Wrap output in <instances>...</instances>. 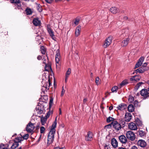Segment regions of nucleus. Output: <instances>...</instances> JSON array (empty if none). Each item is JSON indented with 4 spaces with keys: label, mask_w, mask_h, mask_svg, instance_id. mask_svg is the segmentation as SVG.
<instances>
[{
    "label": "nucleus",
    "mask_w": 149,
    "mask_h": 149,
    "mask_svg": "<svg viewBox=\"0 0 149 149\" xmlns=\"http://www.w3.org/2000/svg\"><path fill=\"white\" fill-rule=\"evenodd\" d=\"M137 144L138 146L143 148L145 147L147 145L145 141L143 140H139Z\"/></svg>",
    "instance_id": "obj_11"
},
{
    "label": "nucleus",
    "mask_w": 149,
    "mask_h": 149,
    "mask_svg": "<svg viewBox=\"0 0 149 149\" xmlns=\"http://www.w3.org/2000/svg\"><path fill=\"white\" fill-rule=\"evenodd\" d=\"M130 39L129 38H125L122 42L121 45L123 47H125L127 45Z\"/></svg>",
    "instance_id": "obj_19"
},
{
    "label": "nucleus",
    "mask_w": 149,
    "mask_h": 149,
    "mask_svg": "<svg viewBox=\"0 0 149 149\" xmlns=\"http://www.w3.org/2000/svg\"><path fill=\"white\" fill-rule=\"evenodd\" d=\"M47 30L49 35L52 37L53 39H54L53 38L54 36V32L51 29L50 26L49 25H47Z\"/></svg>",
    "instance_id": "obj_9"
},
{
    "label": "nucleus",
    "mask_w": 149,
    "mask_h": 149,
    "mask_svg": "<svg viewBox=\"0 0 149 149\" xmlns=\"http://www.w3.org/2000/svg\"><path fill=\"white\" fill-rule=\"evenodd\" d=\"M79 19H75V21L74 22V24H75V25H77L78 24H79Z\"/></svg>",
    "instance_id": "obj_46"
},
{
    "label": "nucleus",
    "mask_w": 149,
    "mask_h": 149,
    "mask_svg": "<svg viewBox=\"0 0 149 149\" xmlns=\"http://www.w3.org/2000/svg\"><path fill=\"white\" fill-rule=\"evenodd\" d=\"M111 125L113 128L116 131L120 130L122 128V126L120 123H118L117 121L112 122Z\"/></svg>",
    "instance_id": "obj_2"
},
{
    "label": "nucleus",
    "mask_w": 149,
    "mask_h": 149,
    "mask_svg": "<svg viewBox=\"0 0 149 149\" xmlns=\"http://www.w3.org/2000/svg\"><path fill=\"white\" fill-rule=\"evenodd\" d=\"M29 137V134H25L22 136L23 139H27Z\"/></svg>",
    "instance_id": "obj_43"
},
{
    "label": "nucleus",
    "mask_w": 149,
    "mask_h": 149,
    "mask_svg": "<svg viewBox=\"0 0 149 149\" xmlns=\"http://www.w3.org/2000/svg\"><path fill=\"white\" fill-rule=\"evenodd\" d=\"M140 94L142 96L145 98L149 97V93L146 89H142L141 91Z\"/></svg>",
    "instance_id": "obj_6"
},
{
    "label": "nucleus",
    "mask_w": 149,
    "mask_h": 149,
    "mask_svg": "<svg viewBox=\"0 0 149 149\" xmlns=\"http://www.w3.org/2000/svg\"><path fill=\"white\" fill-rule=\"evenodd\" d=\"M139 102L137 100H135L134 102V104L135 107H137L138 105Z\"/></svg>",
    "instance_id": "obj_49"
},
{
    "label": "nucleus",
    "mask_w": 149,
    "mask_h": 149,
    "mask_svg": "<svg viewBox=\"0 0 149 149\" xmlns=\"http://www.w3.org/2000/svg\"><path fill=\"white\" fill-rule=\"evenodd\" d=\"M25 11L27 15H30L32 13V11L30 8H26Z\"/></svg>",
    "instance_id": "obj_30"
},
{
    "label": "nucleus",
    "mask_w": 149,
    "mask_h": 149,
    "mask_svg": "<svg viewBox=\"0 0 149 149\" xmlns=\"http://www.w3.org/2000/svg\"><path fill=\"white\" fill-rule=\"evenodd\" d=\"M43 98L45 99V100H46L47 99V96H44L43 97H41L42 99Z\"/></svg>",
    "instance_id": "obj_56"
},
{
    "label": "nucleus",
    "mask_w": 149,
    "mask_h": 149,
    "mask_svg": "<svg viewBox=\"0 0 149 149\" xmlns=\"http://www.w3.org/2000/svg\"><path fill=\"white\" fill-rule=\"evenodd\" d=\"M42 58V57L41 56L39 55L38 56L37 58L38 60H40Z\"/></svg>",
    "instance_id": "obj_58"
},
{
    "label": "nucleus",
    "mask_w": 149,
    "mask_h": 149,
    "mask_svg": "<svg viewBox=\"0 0 149 149\" xmlns=\"http://www.w3.org/2000/svg\"><path fill=\"white\" fill-rule=\"evenodd\" d=\"M45 130V129L44 127H41L40 128V132L41 133H43Z\"/></svg>",
    "instance_id": "obj_42"
},
{
    "label": "nucleus",
    "mask_w": 149,
    "mask_h": 149,
    "mask_svg": "<svg viewBox=\"0 0 149 149\" xmlns=\"http://www.w3.org/2000/svg\"><path fill=\"white\" fill-rule=\"evenodd\" d=\"M142 63L138 61V62L136 64L135 68H138L142 65Z\"/></svg>",
    "instance_id": "obj_41"
},
{
    "label": "nucleus",
    "mask_w": 149,
    "mask_h": 149,
    "mask_svg": "<svg viewBox=\"0 0 149 149\" xmlns=\"http://www.w3.org/2000/svg\"><path fill=\"white\" fill-rule=\"evenodd\" d=\"M51 83L50 82L49 79H48V81L44 86V87L46 89H49V86H50Z\"/></svg>",
    "instance_id": "obj_21"
},
{
    "label": "nucleus",
    "mask_w": 149,
    "mask_h": 149,
    "mask_svg": "<svg viewBox=\"0 0 149 149\" xmlns=\"http://www.w3.org/2000/svg\"><path fill=\"white\" fill-rule=\"evenodd\" d=\"M65 90L64 89L63 86L62 87V91H61V96H62L65 93Z\"/></svg>",
    "instance_id": "obj_45"
},
{
    "label": "nucleus",
    "mask_w": 149,
    "mask_h": 149,
    "mask_svg": "<svg viewBox=\"0 0 149 149\" xmlns=\"http://www.w3.org/2000/svg\"><path fill=\"white\" fill-rule=\"evenodd\" d=\"M118 89V87L117 86H115L112 88L111 91L112 92H116Z\"/></svg>",
    "instance_id": "obj_36"
},
{
    "label": "nucleus",
    "mask_w": 149,
    "mask_h": 149,
    "mask_svg": "<svg viewBox=\"0 0 149 149\" xmlns=\"http://www.w3.org/2000/svg\"><path fill=\"white\" fill-rule=\"evenodd\" d=\"M118 149H126L125 148H123V147H120Z\"/></svg>",
    "instance_id": "obj_64"
},
{
    "label": "nucleus",
    "mask_w": 149,
    "mask_h": 149,
    "mask_svg": "<svg viewBox=\"0 0 149 149\" xmlns=\"http://www.w3.org/2000/svg\"><path fill=\"white\" fill-rule=\"evenodd\" d=\"M130 149H138L137 147L135 146H132Z\"/></svg>",
    "instance_id": "obj_57"
},
{
    "label": "nucleus",
    "mask_w": 149,
    "mask_h": 149,
    "mask_svg": "<svg viewBox=\"0 0 149 149\" xmlns=\"http://www.w3.org/2000/svg\"><path fill=\"white\" fill-rule=\"evenodd\" d=\"M47 118L42 117L41 118V122L42 125H44L46 123Z\"/></svg>",
    "instance_id": "obj_25"
},
{
    "label": "nucleus",
    "mask_w": 149,
    "mask_h": 149,
    "mask_svg": "<svg viewBox=\"0 0 149 149\" xmlns=\"http://www.w3.org/2000/svg\"><path fill=\"white\" fill-rule=\"evenodd\" d=\"M126 136L127 138L131 141H133L135 138V135L134 132L131 131H129L126 132Z\"/></svg>",
    "instance_id": "obj_4"
},
{
    "label": "nucleus",
    "mask_w": 149,
    "mask_h": 149,
    "mask_svg": "<svg viewBox=\"0 0 149 149\" xmlns=\"http://www.w3.org/2000/svg\"><path fill=\"white\" fill-rule=\"evenodd\" d=\"M22 138L20 137H17L14 140V143H18L19 142H20L22 140Z\"/></svg>",
    "instance_id": "obj_28"
},
{
    "label": "nucleus",
    "mask_w": 149,
    "mask_h": 149,
    "mask_svg": "<svg viewBox=\"0 0 149 149\" xmlns=\"http://www.w3.org/2000/svg\"><path fill=\"white\" fill-rule=\"evenodd\" d=\"M35 128L34 124L30 122L27 125L26 127V131L29 133H31Z\"/></svg>",
    "instance_id": "obj_5"
},
{
    "label": "nucleus",
    "mask_w": 149,
    "mask_h": 149,
    "mask_svg": "<svg viewBox=\"0 0 149 149\" xmlns=\"http://www.w3.org/2000/svg\"><path fill=\"white\" fill-rule=\"evenodd\" d=\"M110 11L113 13L116 14L118 12V9L115 7H112L110 8Z\"/></svg>",
    "instance_id": "obj_22"
},
{
    "label": "nucleus",
    "mask_w": 149,
    "mask_h": 149,
    "mask_svg": "<svg viewBox=\"0 0 149 149\" xmlns=\"http://www.w3.org/2000/svg\"><path fill=\"white\" fill-rule=\"evenodd\" d=\"M33 25L36 26L40 25L41 23L40 21L38 18L34 19L33 21Z\"/></svg>",
    "instance_id": "obj_18"
},
{
    "label": "nucleus",
    "mask_w": 149,
    "mask_h": 149,
    "mask_svg": "<svg viewBox=\"0 0 149 149\" xmlns=\"http://www.w3.org/2000/svg\"><path fill=\"white\" fill-rule=\"evenodd\" d=\"M136 72H139V73H143L145 72V70H143L141 67L138 69L136 70L135 71Z\"/></svg>",
    "instance_id": "obj_26"
},
{
    "label": "nucleus",
    "mask_w": 149,
    "mask_h": 149,
    "mask_svg": "<svg viewBox=\"0 0 149 149\" xmlns=\"http://www.w3.org/2000/svg\"><path fill=\"white\" fill-rule=\"evenodd\" d=\"M112 39L113 37L111 36H109L107 38L103 45V47L104 48H106L108 47L111 43Z\"/></svg>",
    "instance_id": "obj_3"
},
{
    "label": "nucleus",
    "mask_w": 149,
    "mask_h": 149,
    "mask_svg": "<svg viewBox=\"0 0 149 149\" xmlns=\"http://www.w3.org/2000/svg\"><path fill=\"white\" fill-rule=\"evenodd\" d=\"M127 107V105L124 103H122L118 105L117 108L118 110L123 111L126 109Z\"/></svg>",
    "instance_id": "obj_13"
},
{
    "label": "nucleus",
    "mask_w": 149,
    "mask_h": 149,
    "mask_svg": "<svg viewBox=\"0 0 149 149\" xmlns=\"http://www.w3.org/2000/svg\"><path fill=\"white\" fill-rule=\"evenodd\" d=\"M111 92H107L105 93V95H106L105 96V97L106 98L107 96L111 94Z\"/></svg>",
    "instance_id": "obj_50"
},
{
    "label": "nucleus",
    "mask_w": 149,
    "mask_h": 149,
    "mask_svg": "<svg viewBox=\"0 0 149 149\" xmlns=\"http://www.w3.org/2000/svg\"><path fill=\"white\" fill-rule=\"evenodd\" d=\"M128 109L129 112H132L134 110V108L132 104H130L128 106Z\"/></svg>",
    "instance_id": "obj_24"
},
{
    "label": "nucleus",
    "mask_w": 149,
    "mask_h": 149,
    "mask_svg": "<svg viewBox=\"0 0 149 149\" xmlns=\"http://www.w3.org/2000/svg\"><path fill=\"white\" fill-rule=\"evenodd\" d=\"M99 78L98 77H97L96 78L95 83L97 85H98L99 84Z\"/></svg>",
    "instance_id": "obj_48"
},
{
    "label": "nucleus",
    "mask_w": 149,
    "mask_h": 149,
    "mask_svg": "<svg viewBox=\"0 0 149 149\" xmlns=\"http://www.w3.org/2000/svg\"><path fill=\"white\" fill-rule=\"evenodd\" d=\"M93 133L91 131H88V132L87 134L85 137V140L86 141H91L93 138Z\"/></svg>",
    "instance_id": "obj_12"
},
{
    "label": "nucleus",
    "mask_w": 149,
    "mask_h": 149,
    "mask_svg": "<svg viewBox=\"0 0 149 149\" xmlns=\"http://www.w3.org/2000/svg\"><path fill=\"white\" fill-rule=\"evenodd\" d=\"M128 127L130 130H135L137 129L136 125L135 123H129Z\"/></svg>",
    "instance_id": "obj_15"
},
{
    "label": "nucleus",
    "mask_w": 149,
    "mask_h": 149,
    "mask_svg": "<svg viewBox=\"0 0 149 149\" xmlns=\"http://www.w3.org/2000/svg\"><path fill=\"white\" fill-rule=\"evenodd\" d=\"M81 30V26L80 25L78 26L76 28L75 31V36L76 37L79 36Z\"/></svg>",
    "instance_id": "obj_14"
},
{
    "label": "nucleus",
    "mask_w": 149,
    "mask_h": 149,
    "mask_svg": "<svg viewBox=\"0 0 149 149\" xmlns=\"http://www.w3.org/2000/svg\"><path fill=\"white\" fill-rule=\"evenodd\" d=\"M143 84V83L142 82H140L136 84L135 87L137 89H138L139 88L140 86Z\"/></svg>",
    "instance_id": "obj_40"
},
{
    "label": "nucleus",
    "mask_w": 149,
    "mask_h": 149,
    "mask_svg": "<svg viewBox=\"0 0 149 149\" xmlns=\"http://www.w3.org/2000/svg\"><path fill=\"white\" fill-rule=\"evenodd\" d=\"M147 63H145L143 64V65L142 66H144V67H147Z\"/></svg>",
    "instance_id": "obj_59"
},
{
    "label": "nucleus",
    "mask_w": 149,
    "mask_h": 149,
    "mask_svg": "<svg viewBox=\"0 0 149 149\" xmlns=\"http://www.w3.org/2000/svg\"><path fill=\"white\" fill-rule=\"evenodd\" d=\"M87 99H85V98L83 100V102L84 103H85L86 102V101H87Z\"/></svg>",
    "instance_id": "obj_62"
},
{
    "label": "nucleus",
    "mask_w": 149,
    "mask_h": 149,
    "mask_svg": "<svg viewBox=\"0 0 149 149\" xmlns=\"http://www.w3.org/2000/svg\"><path fill=\"white\" fill-rule=\"evenodd\" d=\"M118 138L120 142L123 144H125L127 141L126 138L124 135H120Z\"/></svg>",
    "instance_id": "obj_10"
},
{
    "label": "nucleus",
    "mask_w": 149,
    "mask_h": 149,
    "mask_svg": "<svg viewBox=\"0 0 149 149\" xmlns=\"http://www.w3.org/2000/svg\"><path fill=\"white\" fill-rule=\"evenodd\" d=\"M104 149H110V147L108 145H105L104 146Z\"/></svg>",
    "instance_id": "obj_55"
},
{
    "label": "nucleus",
    "mask_w": 149,
    "mask_h": 149,
    "mask_svg": "<svg viewBox=\"0 0 149 149\" xmlns=\"http://www.w3.org/2000/svg\"><path fill=\"white\" fill-rule=\"evenodd\" d=\"M57 117L51 127L50 130L49 132L48 135L47 142V145L48 146L52 144L54 141V135L55 133L56 130L55 128L56 127L57 125Z\"/></svg>",
    "instance_id": "obj_1"
},
{
    "label": "nucleus",
    "mask_w": 149,
    "mask_h": 149,
    "mask_svg": "<svg viewBox=\"0 0 149 149\" xmlns=\"http://www.w3.org/2000/svg\"><path fill=\"white\" fill-rule=\"evenodd\" d=\"M9 145H7V146H5L3 144L0 145V149H9L8 148Z\"/></svg>",
    "instance_id": "obj_33"
},
{
    "label": "nucleus",
    "mask_w": 149,
    "mask_h": 149,
    "mask_svg": "<svg viewBox=\"0 0 149 149\" xmlns=\"http://www.w3.org/2000/svg\"><path fill=\"white\" fill-rule=\"evenodd\" d=\"M54 149H65V148L64 147L60 148L59 147H55Z\"/></svg>",
    "instance_id": "obj_54"
},
{
    "label": "nucleus",
    "mask_w": 149,
    "mask_h": 149,
    "mask_svg": "<svg viewBox=\"0 0 149 149\" xmlns=\"http://www.w3.org/2000/svg\"><path fill=\"white\" fill-rule=\"evenodd\" d=\"M111 144L112 146L115 148L118 146V143L116 140L114 138H113L111 140Z\"/></svg>",
    "instance_id": "obj_17"
},
{
    "label": "nucleus",
    "mask_w": 149,
    "mask_h": 149,
    "mask_svg": "<svg viewBox=\"0 0 149 149\" xmlns=\"http://www.w3.org/2000/svg\"><path fill=\"white\" fill-rule=\"evenodd\" d=\"M113 108V107L112 106H110L109 108V109L110 110H111Z\"/></svg>",
    "instance_id": "obj_61"
},
{
    "label": "nucleus",
    "mask_w": 149,
    "mask_h": 149,
    "mask_svg": "<svg viewBox=\"0 0 149 149\" xmlns=\"http://www.w3.org/2000/svg\"><path fill=\"white\" fill-rule=\"evenodd\" d=\"M45 69L46 71H49L52 70L51 68L50 65H49L45 64Z\"/></svg>",
    "instance_id": "obj_31"
},
{
    "label": "nucleus",
    "mask_w": 149,
    "mask_h": 149,
    "mask_svg": "<svg viewBox=\"0 0 149 149\" xmlns=\"http://www.w3.org/2000/svg\"><path fill=\"white\" fill-rule=\"evenodd\" d=\"M141 77L139 75H136L134 76L133 77L131 78L132 80H135L136 81H138L140 80Z\"/></svg>",
    "instance_id": "obj_23"
},
{
    "label": "nucleus",
    "mask_w": 149,
    "mask_h": 149,
    "mask_svg": "<svg viewBox=\"0 0 149 149\" xmlns=\"http://www.w3.org/2000/svg\"><path fill=\"white\" fill-rule=\"evenodd\" d=\"M141 67L143 70H145V71L148 70L149 69V68L148 67H144L141 66Z\"/></svg>",
    "instance_id": "obj_47"
},
{
    "label": "nucleus",
    "mask_w": 149,
    "mask_h": 149,
    "mask_svg": "<svg viewBox=\"0 0 149 149\" xmlns=\"http://www.w3.org/2000/svg\"><path fill=\"white\" fill-rule=\"evenodd\" d=\"M56 54L55 56V60L56 65L57 66L59 65V62L60 60V55L59 50L58 49L56 51Z\"/></svg>",
    "instance_id": "obj_7"
},
{
    "label": "nucleus",
    "mask_w": 149,
    "mask_h": 149,
    "mask_svg": "<svg viewBox=\"0 0 149 149\" xmlns=\"http://www.w3.org/2000/svg\"><path fill=\"white\" fill-rule=\"evenodd\" d=\"M40 49H41V53L42 54H45V52H46V50L45 49L44 47L43 46H42L40 47Z\"/></svg>",
    "instance_id": "obj_38"
},
{
    "label": "nucleus",
    "mask_w": 149,
    "mask_h": 149,
    "mask_svg": "<svg viewBox=\"0 0 149 149\" xmlns=\"http://www.w3.org/2000/svg\"><path fill=\"white\" fill-rule=\"evenodd\" d=\"M132 116L131 114L129 113H125V120L127 122H129L132 118Z\"/></svg>",
    "instance_id": "obj_16"
},
{
    "label": "nucleus",
    "mask_w": 149,
    "mask_h": 149,
    "mask_svg": "<svg viewBox=\"0 0 149 149\" xmlns=\"http://www.w3.org/2000/svg\"><path fill=\"white\" fill-rule=\"evenodd\" d=\"M128 83L127 81L126 80L123 81L120 84V85L121 86H123L125 85Z\"/></svg>",
    "instance_id": "obj_39"
},
{
    "label": "nucleus",
    "mask_w": 149,
    "mask_h": 149,
    "mask_svg": "<svg viewBox=\"0 0 149 149\" xmlns=\"http://www.w3.org/2000/svg\"><path fill=\"white\" fill-rule=\"evenodd\" d=\"M114 118L111 117L109 116L108 118H107V123H110L111 121H113L114 120Z\"/></svg>",
    "instance_id": "obj_34"
},
{
    "label": "nucleus",
    "mask_w": 149,
    "mask_h": 149,
    "mask_svg": "<svg viewBox=\"0 0 149 149\" xmlns=\"http://www.w3.org/2000/svg\"><path fill=\"white\" fill-rule=\"evenodd\" d=\"M71 69L70 68H68L65 73V82H67V80L69 76V75L71 73Z\"/></svg>",
    "instance_id": "obj_20"
},
{
    "label": "nucleus",
    "mask_w": 149,
    "mask_h": 149,
    "mask_svg": "<svg viewBox=\"0 0 149 149\" xmlns=\"http://www.w3.org/2000/svg\"><path fill=\"white\" fill-rule=\"evenodd\" d=\"M134 98L132 96L130 95L128 98V101L130 103H132L134 100Z\"/></svg>",
    "instance_id": "obj_35"
},
{
    "label": "nucleus",
    "mask_w": 149,
    "mask_h": 149,
    "mask_svg": "<svg viewBox=\"0 0 149 149\" xmlns=\"http://www.w3.org/2000/svg\"><path fill=\"white\" fill-rule=\"evenodd\" d=\"M53 99H51L50 100L49 103V107L51 106L52 104L53 103Z\"/></svg>",
    "instance_id": "obj_51"
},
{
    "label": "nucleus",
    "mask_w": 149,
    "mask_h": 149,
    "mask_svg": "<svg viewBox=\"0 0 149 149\" xmlns=\"http://www.w3.org/2000/svg\"><path fill=\"white\" fill-rule=\"evenodd\" d=\"M138 133V134L141 137H143L146 135L145 133L142 130H139Z\"/></svg>",
    "instance_id": "obj_27"
},
{
    "label": "nucleus",
    "mask_w": 149,
    "mask_h": 149,
    "mask_svg": "<svg viewBox=\"0 0 149 149\" xmlns=\"http://www.w3.org/2000/svg\"><path fill=\"white\" fill-rule=\"evenodd\" d=\"M120 123H121L122 125H124L125 124V122L124 121H122V122H121V121H120Z\"/></svg>",
    "instance_id": "obj_60"
},
{
    "label": "nucleus",
    "mask_w": 149,
    "mask_h": 149,
    "mask_svg": "<svg viewBox=\"0 0 149 149\" xmlns=\"http://www.w3.org/2000/svg\"><path fill=\"white\" fill-rule=\"evenodd\" d=\"M36 110L37 115H39L43 113L44 109L42 107L39 105L36 107Z\"/></svg>",
    "instance_id": "obj_8"
},
{
    "label": "nucleus",
    "mask_w": 149,
    "mask_h": 149,
    "mask_svg": "<svg viewBox=\"0 0 149 149\" xmlns=\"http://www.w3.org/2000/svg\"><path fill=\"white\" fill-rule=\"evenodd\" d=\"M10 2L11 3L18 4L20 3V0H10Z\"/></svg>",
    "instance_id": "obj_32"
},
{
    "label": "nucleus",
    "mask_w": 149,
    "mask_h": 149,
    "mask_svg": "<svg viewBox=\"0 0 149 149\" xmlns=\"http://www.w3.org/2000/svg\"><path fill=\"white\" fill-rule=\"evenodd\" d=\"M36 8L39 12H40L42 11V8L40 5H38Z\"/></svg>",
    "instance_id": "obj_37"
},
{
    "label": "nucleus",
    "mask_w": 149,
    "mask_h": 149,
    "mask_svg": "<svg viewBox=\"0 0 149 149\" xmlns=\"http://www.w3.org/2000/svg\"><path fill=\"white\" fill-rule=\"evenodd\" d=\"M59 114L61 115V113H62L61 108L59 109Z\"/></svg>",
    "instance_id": "obj_63"
},
{
    "label": "nucleus",
    "mask_w": 149,
    "mask_h": 149,
    "mask_svg": "<svg viewBox=\"0 0 149 149\" xmlns=\"http://www.w3.org/2000/svg\"><path fill=\"white\" fill-rule=\"evenodd\" d=\"M136 123L137 125H141L142 124L141 122L139 120V121H136Z\"/></svg>",
    "instance_id": "obj_53"
},
{
    "label": "nucleus",
    "mask_w": 149,
    "mask_h": 149,
    "mask_svg": "<svg viewBox=\"0 0 149 149\" xmlns=\"http://www.w3.org/2000/svg\"><path fill=\"white\" fill-rule=\"evenodd\" d=\"M53 0H45V1L48 3H51L53 1Z\"/></svg>",
    "instance_id": "obj_52"
},
{
    "label": "nucleus",
    "mask_w": 149,
    "mask_h": 149,
    "mask_svg": "<svg viewBox=\"0 0 149 149\" xmlns=\"http://www.w3.org/2000/svg\"><path fill=\"white\" fill-rule=\"evenodd\" d=\"M144 60V57H141L139 59V60H138V61L139 62H140L141 63H142L143 62Z\"/></svg>",
    "instance_id": "obj_44"
},
{
    "label": "nucleus",
    "mask_w": 149,
    "mask_h": 149,
    "mask_svg": "<svg viewBox=\"0 0 149 149\" xmlns=\"http://www.w3.org/2000/svg\"><path fill=\"white\" fill-rule=\"evenodd\" d=\"M18 146L19 143H15L14 142L10 148L11 149H15Z\"/></svg>",
    "instance_id": "obj_29"
}]
</instances>
